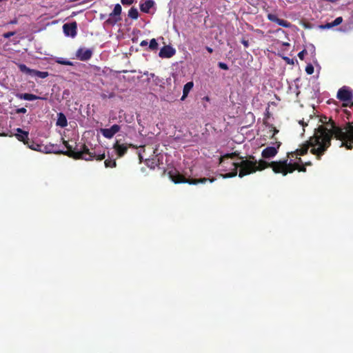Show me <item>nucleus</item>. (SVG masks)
I'll use <instances>...</instances> for the list:
<instances>
[{
	"label": "nucleus",
	"instance_id": "nucleus-9",
	"mask_svg": "<svg viewBox=\"0 0 353 353\" xmlns=\"http://www.w3.org/2000/svg\"><path fill=\"white\" fill-rule=\"evenodd\" d=\"M280 144H277V146H270L265 148L262 152V157L265 159H270L274 157L278 152V148Z\"/></svg>",
	"mask_w": 353,
	"mask_h": 353
},
{
	"label": "nucleus",
	"instance_id": "nucleus-44",
	"mask_svg": "<svg viewBox=\"0 0 353 353\" xmlns=\"http://www.w3.org/2000/svg\"><path fill=\"white\" fill-rule=\"evenodd\" d=\"M129 146H130V147H133V148H134V147H135V146H134V145H133L132 144H130V145H129Z\"/></svg>",
	"mask_w": 353,
	"mask_h": 353
},
{
	"label": "nucleus",
	"instance_id": "nucleus-11",
	"mask_svg": "<svg viewBox=\"0 0 353 353\" xmlns=\"http://www.w3.org/2000/svg\"><path fill=\"white\" fill-rule=\"evenodd\" d=\"M92 51L87 48H80L77 52V57L81 61H87L90 59Z\"/></svg>",
	"mask_w": 353,
	"mask_h": 353
},
{
	"label": "nucleus",
	"instance_id": "nucleus-30",
	"mask_svg": "<svg viewBox=\"0 0 353 353\" xmlns=\"http://www.w3.org/2000/svg\"><path fill=\"white\" fill-rule=\"evenodd\" d=\"M219 67L223 70H228V65L225 63H223V62H219Z\"/></svg>",
	"mask_w": 353,
	"mask_h": 353
},
{
	"label": "nucleus",
	"instance_id": "nucleus-40",
	"mask_svg": "<svg viewBox=\"0 0 353 353\" xmlns=\"http://www.w3.org/2000/svg\"><path fill=\"white\" fill-rule=\"evenodd\" d=\"M299 123H300L303 127H304L305 125H307V124H306V123H305L303 122V121H299Z\"/></svg>",
	"mask_w": 353,
	"mask_h": 353
},
{
	"label": "nucleus",
	"instance_id": "nucleus-34",
	"mask_svg": "<svg viewBox=\"0 0 353 353\" xmlns=\"http://www.w3.org/2000/svg\"><path fill=\"white\" fill-rule=\"evenodd\" d=\"M148 45V41L146 40H143L141 42L140 46L141 47L146 46Z\"/></svg>",
	"mask_w": 353,
	"mask_h": 353
},
{
	"label": "nucleus",
	"instance_id": "nucleus-26",
	"mask_svg": "<svg viewBox=\"0 0 353 353\" xmlns=\"http://www.w3.org/2000/svg\"><path fill=\"white\" fill-rule=\"evenodd\" d=\"M343 21V18L341 17H339L336 18L332 22H331L332 27L336 26L341 24Z\"/></svg>",
	"mask_w": 353,
	"mask_h": 353
},
{
	"label": "nucleus",
	"instance_id": "nucleus-2",
	"mask_svg": "<svg viewBox=\"0 0 353 353\" xmlns=\"http://www.w3.org/2000/svg\"><path fill=\"white\" fill-rule=\"evenodd\" d=\"M330 126V129L320 126L307 142L308 148H312L311 152L316 155L318 159L330 147L332 136L341 141V146H345L347 149H352L353 147V125L341 128L331 123Z\"/></svg>",
	"mask_w": 353,
	"mask_h": 353
},
{
	"label": "nucleus",
	"instance_id": "nucleus-42",
	"mask_svg": "<svg viewBox=\"0 0 353 353\" xmlns=\"http://www.w3.org/2000/svg\"><path fill=\"white\" fill-rule=\"evenodd\" d=\"M210 180V182L212 183L214 181V179H209Z\"/></svg>",
	"mask_w": 353,
	"mask_h": 353
},
{
	"label": "nucleus",
	"instance_id": "nucleus-3",
	"mask_svg": "<svg viewBox=\"0 0 353 353\" xmlns=\"http://www.w3.org/2000/svg\"><path fill=\"white\" fill-rule=\"evenodd\" d=\"M63 143L68 150L65 152H64V154L70 157H73L74 159H81L85 161L92 160L94 157V156L89 152L88 148L85 145L81 146L79 150L75 151L72 150V146L70 145L67 141H64Z\"/></svg>",
	"mask_w": 353,
	"mask_h": 353
},
{
	"label": "nucleus",
	"instance_id": "nucleus-5",
	"mask_svg": "<svg viewBox=\"0 0 353 353\" xmlns=\"http://www.w3.org/2000/svg\"><path fill=\"white\" fill-rule=\"evenodd\" d=\"M121 6L117 3L115 5L113 11L110 14L109 18L106 20L105 23L110 25H114L118 22L121 18Z\"/></svg>",
	"mask_w": 353,
	"mask_h": 353
},
{
	"label": "nucleus",
	"instance_id": "nucleus-24",
	"mask_svg": "<svg viewBox=\"0 0 353 353\" xmlns=\"http://www.w3.org/2000/svg\"><path fill=\"white\" fill-rule=\"evenodd\" d=\"M158 48V43L155 39H152L150 40L149 48L152 50H155Z\"/></svg>",
	"mask_w": 353,
	"mask_h": 353
},
{
	"label": "nucleus",
	"instance_id": "nucleus-38",
	"mask_svg": "<svg viewBox=\"0 0 353 353\" xmlns=\"http://www.w3.org/2000/svg\"><path fill=\"white\" fill-rule=\"evenodd\" d=\"M243 44L245 46V47H248V41H242Z\"/></svg>",
	"mask_w": 353,
	"mask_h": 353
},
{
	"label": "nucleus",
	"instance_id": "nucleus-23",
	"mask_svg": "<svg viewBox=\"0 0 353 353\" xmlns=\"http://www.w3.org/2000/svg\"><path fill=\"white\" fill-rule=\"evenodd\" d=\"M55 61L59 64L65 65H73V63L71 61H70L65 59L61 58V57L57 58Z\"/></svg>",
	"mask_w": 353,
	"mask_h": 353
},
{
	"label": "nucleus",
	"instance_id": "nucleus-29",
	"mask_svg": "<svg viewBox=\"0 0 353 353\" xmlns=\"http://www.w3.org/2000/svg\"><path fill=\"white\" fill-rule=\"evenodd\" d=\"M15 34V32H6V33H4L3 34V37L6 39H8L10 38V37L14 35Z\"/></svg>",
	"mask_w": 353,
	"mask_h": 353
},
{
	"label": "nucleus",
	"instance_id": "nucleus-16",
	"mask_svg": "<svg viewBox=\"0 0 353 353\" xmlns=\"http://www.w3.org/2000/svg\"><path fill=\"white\" fill-rule=\"evenodd\" d=\"M17 97L20 99L27 100V101H34L37 99H43V98L38 97L37 95L28 93L24 94H18Z\"/></svg>",
	"mask_w": 353,
	"mask_h": 353
},
{
	"label": "nucleus",
	"instance_id": "nucleus-18",
	"mask_svg": "<svg viewBox=\"0 0 353 353\" xmlns=\"http://www.w3.org/2000/svg\"><path fill=\"white\" fill-rule=\"evenodd\" d=\"M57 125L62 128L65 127L68 125L67 119L63 113L59 114Z\"/></svg>",
	"mask_w": 353,
	"mask_h": 353
},
{
	"label": "nucleus",
	"instance_id": "nucleus-4",
	"mask_svg": "<svg viewBox=\"0 0 353 353\" xmlns=\"http://www.w3.org/2000/svg\"><path fill=\"white\" fill-rule=\"evenodd\" d=\"M170 178L176 183H181V182H186V183H188L190 184H193V185H196L199 183H205L208 180V179H207V178H202L200 179H191L186 180L181 175H173L172 174H170Z\"/></svg>",
	"mask_w": 353,
	"mask_h": 353
},
{
	"label": "nucleus",
	"instance_id": "nucleus-14",
	"mask_svg": "<svg viewBox=\"0 0 353 353\" xmlns=\"http://www.w3.org/2000/svg\"><path fill=\"white\" fill-rule=\"evenodd\" d=\"M16 137L20 141H23L25 144L28 143V132L22 130L21 128L17 129V133L15 134Z\"/></svg>",
	"mask_w": 353,
	"mask_h": 353
},
{
	"label": "nucleus",
	"instance_id": "nucleus-27",
	"mask_svg": "<svg viewBox=\"0 0 353 353\" xmlns=\"http://www.w3.org/2000/svg\"><path fill=\"white\" fill-rule=\"evenodd\" d=\"M305 72L308 74H312L314 72V67L312 64H307L305 68Z\"/></svg>",
	"mask_w": 353,
	"mask_h": 353
},
{
	"label": "nucleus",
	"instance_id": "nucleus-1",
	"mask_svg": "<svg viewBox=\"0 0 353 353\" xmlns=\"http://www.w3.org/2000/svg\"><path fill=\"white\" fill-rule=\"evenodd\" d=\"M307 150L308 145L306 143L303 144L301 148L288 153L287 159L279 161H272L271 163L261 160L259 161L258 165L256 160H254L253 157H251L250 159H243L241 158V161L236 162L234 160L235 153L226 154L220 158L219 163L224 168L223 170L229 171V173L221 174V176L223 178L234 176L237 174L239 168H240L239 173L240 177L253 173L258 170H262L268 166H270L274 172L281 173L284 176L288 173L293 172L295 170L305 172V168L301 167L302 161L299 156L306 154Z\"/></svg>",
	"mask_w": 353,
	"mask_h": 353
},
{
	"label": "nucleus",
	"instance_id": "nucleus-6",
	"mask_svg": "<svg viewBox=\"0 0 353 353\" xmlns=\"http://www.w3.org/2000/svg\"><path fill=\"white\" fill-rule=\"evenodd\" d=\"M63 30L65 36L74 38L77 32V24L76 22L65 23L63 26Z\"/></svg>",
	"mask_w": 353,
	"mask_h": 353
},
{
	"label": "nucleus",
	"instance_id": "nucleus-22",
	"mask_svg": "<svg viewBox=\"0 0 353 353\" xmlns=\"http://www.w3.org/2000/svg\"><path fill=\"white\" fill-rule=\"evenodd\" d=\"M128 16L131 19H137L139 17V12L137 8H131L128 12Z\"/></svg>",
	"mask_w": 353,
	"mask_h": 353
},
{
	"label": "nucleus",
	"instance_id": "nucleus-17",
	"mask_svg": "<svg viewBox=\"0 0 353 353\" xmlns=\"http://www.w3.org/2000/svg\"><path fill=\"white\" fill-rule=\"evenodd\" d=\"M194 86V83L193 81H190V82H188L183 87V95L181 98V101H184L186 97H188L189 92H190V90L192 89Z\"/></svg>",
	"mask_w": 353,
	"mask_h": 353
},
{
	"label": "nucleus",
	"instance_id": "nucleus-32",
	"mask_svg": "<svg viewBox=\"0 0 353 353\" xmlns=\"http://www.w3.org/2000/svg\"><path fill=\"white\" fill-rule=\"evenodd\" d=\"M17 113H19V114H21V113H23V114H25L27 110L25 108H18L17 110H16Z\"/></svg>",
	"mask_w": 353,
	"mask_h": 353
},
{
	"label": "nucleus",
	"instance_id": "nucleus-28",
	"mask_svg": "<svg viewBox=\"0 0 353 353\" xmlns=\"http://www.w3.org/2000/svg\"><path fill=\"white\" fill-rule=\"evenodd\" d=\"M333 28L331 23H327L325 25L320 26V28L321 29H329Z\"/></svg>",
	"mask_w": 353,
	"mask_h": 353
},
{
	"label": "nucleus",
	"instance_id": "nucleus-37",
	"mask_svg": "<svg viewBox=\"0 0 353 353\" xmlns=\"http://www.w3.org/2000/svg\"><path fill=\"white\" fill-rule=\"evenodd\" d=\"M17 23V20L16 19H14L10 21L9 23H10V24H16Z\"/></svg>",
	"mask_w": 353,
	"mask_h": 353
},
{
	"label": "nucleus",
	"instance_id": "nucleus-13",
	"mask_svg": "<svg viewBox=\"0 0 353 353\" xmlns=\"http://www.w3.org/2000/svg\"><path fill=\"white\" fill-rule=\"evenodd\" d=\"M154 2L152 0H141L140 1V9L145 13H149L150 10L154 6Z\"/></svg>",
	"mask_w": 353,
	"mask_h": 353
},
{
	"label": "nucleus",
	"instance_id": "nucleus-36",
	"mask_svg": "<svg viewBox=\"0 0 353 353\" xmlns=\"http://www.w3.org/2000/svg\"><path fill=\"white\" fill-rule=\"evenodd\" d=\"M103 159H105V154H103L101 155H99L98 157H97L98 160H102Z\"/></svg>",
	"mask_w": 353,
	"mask_h": 353
},
{
	"label": "nucleus",
	"instance_id": "nucleus-39",
	"mask_svg": "<svg viewBox=\"0 0 353 353\" xmlns=\"http://www.w3.org/2000/svg\"><path fill=\"white\" fill-rule=\"evenodd\" d=\"M206 50L210 52V53H212L213 52V50L212 48H210V47H206Z\"/></svg>",
	"mask_w": 353,
	"mask_h": 353
},
{
	"label": "nucleus",
	"instance_id": "nucleus-45",
	"mask_svg": "<svg viewBox=\"0 0 353 353\" xmlns=\"http://www.w3.org/2000/svg\"><path fill=\"white\" fill-rule=\"evenodd\" d=\"M102 97L105 98L106 97L105 94L102 95Z\"/></svg>",
	"mask_w": 353,
	"mask_h": 353
},
{
	"label": "nucleus",
	"instance_id": "nucleus-41",
	"mask_svg": "<svg viewBox=\"0 0 353 353\" xmlns=\"http://www.w3.org/2000/svg\"><path fill=\"white\" fill-rule=\"evenodd\" d=\"M139 157L140 161H142V159H143V157H142V156H141V152H139Z\"/></svg>",
	"mask_w": 353,
	"mask_h": 353
},
{
	"label": "nucleus",
	"instance_id": "nucleus-21",
	"mask_svg": "<svg viewBox=\"0 0 353 353\" xmlns=\"http://www.w3.org/2000/svg\"><path fill=\"white\" fill-rule=\"evenodd\" d=\"M48 75H49V74L48 72H41V71H38V70H34V72L32 73V77L36 76L41 79H45L47 77H48Z\"/></svg>",
	"mask_w": 353,
	"mask_h": 353
},
{
	"label": "nucleus",
	"instance_id": "nucleus-25",
	"mask_svg": "<svg viewBox=\"0 0 353 353\" xmlns=\"http://www.w3.org/2000/svg\"><path fill=\"white\" fill-rule=\"evenodd\" d=\"M104 163L106 168H114L116 166L115 160H105Z\"/></svg>",
	"mask_w": 353,
	"mask_h": 353
},
{
	"label": "nucleus",
	"instance_id": "nucleus-46",
	"mask_svg": "<svg viewBox=\"0 0 353 353\" xmlns=\"http://www.w3.org/2000/svg\"><path fill=\"white\" fill-rule=\"evenodd\" d=\"M113 97V94H111L109 97Z\"/></svg>",
	"mask_w": 353,
	"mask_h": 353
},
{
	"label": "nucleus",
	"instance_id": "nucleus-8",
	"mask_svg": "<svg viewBox=\"0 0 353 353\" xmlns=\"http://www.w3.org/2000/svg\"><path fill=\"white\" fill-rule=\"evenodd\" d=\"M121 129L120 125L117 124H114L111 126L110 128H102L101 129V132L102 135L107 138L111 139L114 137V135L117 133Z\"/></svg>",
	"mask_w": 353,
	"mask_h": 353
},
{
	"label": "nucleus",
	"instance_id": "nucleus-15",
	"mask_svg": "<svg viewBox=\"0 0 353 353\" xmlns=\"http://www.w3.org/2000/svg\"><path fill=\"white\" fill-rule=\"evenodd\" d=\"M114 148L117 152L118 155L119 157H122L128 150V146L125 144H120L118 142H117L114 145Z\"/></svg>",
	"mask_w": 353,
	"mask_h": 353
},
{
	"label": "nucleus",
	"instance_id": "nucleus-12",
	"mask_svg": "<svg viewBox=\"0 0 353 353\" xmlns=\"http://www.w3.org/2000/svg\"><path fill=\"white\" fill-rule=\"evenodd\" d=\"M268 19L270 21L275 22L277 24H279V26L285 27V28H289L291 26L290 23H289L288 21H287L285 20L279 19L277 17V16L274 14H268Z\"/></svg>",
	"mask_w": 353,
	"mask_h": 353
},
{
	"label": "nucleus",
	"instance_id": "nucleus-20",
	"mask_svg": "<svg viewBox=\"0 0 353 353\" xmlns=\"http://www.w3.org/2000/svg\"><path fill=\"white\" fill-rule=\"evenodd\" d=\"M18 66H19V68L21 72H23L25 74H29L30 76H32V73L34 72V70L28 68L24 64H19Z\"/></svg>",
	"mask_w": 353,
	"mask_h": 353
},
{
	"label": "nucleus",
	"instance_id": "nucleus-19",
	"mask_svg": "<svg viewBox=\"0 0 353 353\" xmlns=\"http://www.w3.org/2000/svg\"><path fill=\"white\" fill-rule=\"evenodd\" d=\"M159 157L157 159V160L154 159L145 160V164L147 165L148 167L150 168L151 169L155 168V167L159 165Z\"/></svg>",
	"mask_w": 353,
	"mask_h": 353
},
{
	"label": "nucleus",
	"instance_id": "nucleus-31",
	"mask_svg": "<svg viewBox=\"0 0 353 353\" xmlns=\"http://www.w3.org/2000/svg\"><path fill=\"white\" fill-rule=\"evenodd\" d=\"M134 0H121V3L123 5H130L134 2Z\"/></svg>",
	"mask_w": 353,
	"mask_h": 353
},
{
	"label": "nucleus",
	"instance_id": "nucleus-10",
	"mask_svg": "<svg viewBox=\"0 0 353 353\" xmlns=\"http://www.w3.org/2000/svg\"><path fill=\"white\" fill-rule=\"evenodd\" d=\"M176 50L174 48L170 46H165L161 49L159 56L161 58H170L174 56Z\"/></svg>",
	"mask_w": 353,
	"mask_h": 353
},
{
	"label": "nucleus",
	"instance_id": "nucleus-35",
	"mask_svg": "<svg viewBox=\"0 0 353 353\" xmlns=\"http://www.w3.org/2000/svg\"><path fill=\"white\" fill-rule=\"evenodd\" d=\"M305 51H301L299 53L298 56L301 59H303Z\"/></svg>",
	"mask_w": 353,
	"mask_h": 353
},
{
	"label": "nucleus",
	"instance_id": "nucleus-43",
	"mask_svg": "<svg viewBox=\"0 0 353 353\" xmlns=\"http://www.w3.org/2000/svg\"><path fill=\"white\" fill-rule=\"evenodd\" d=\"M283 45H285V46H289V43H283Z\"/></svg>",
	"mask_w": 353,
	"mask_h": 353
},
{
	"label": "nucleus",
	"instance_id": "nucleus-47",
	"mask_svg": "<svg viewBox=\"0 0 353 353\" xmlns=\"http://www.w3.org/2000/svg\"><path fill=\"white\" fill-rule=\"evenodd\" d=\"M305 165H310V163H306Z\"/></svg>",
	"mask_w": 353,
	"mask_h": 353
},
{
	"label": "nucleus",
	"instance_id": "nucleus-7",
	"mask_svg": "<svg viewBox=\"0 0 353 353\" xmlns=\"http://www.w3.org/2000/svg\"><path fill=\"white\" fill-rule=\"evenodd\" d=\"M337 97L341 101H348L352 99L353 94L348 88L343 87L338 91Z\"/></svg>",
	"mask_w": 353,
	"mask_h": 353
},
{
	"label": "nucleus",
	"instance_id": "nucleus-33",
	"mask_svg": "<svg viewBox=\"0 0 353 353\" xmlns=\"http://www.w3.org/2000/svg\"><path fill=\"white\" fill-rule=\"evenodd\" d=\"M28 147L34 150H40V149L39 148H40V146L39 145H28Z\"/></svg>",
	"mask_w": 353,
	"mask_h": 353
}]
</instances>
